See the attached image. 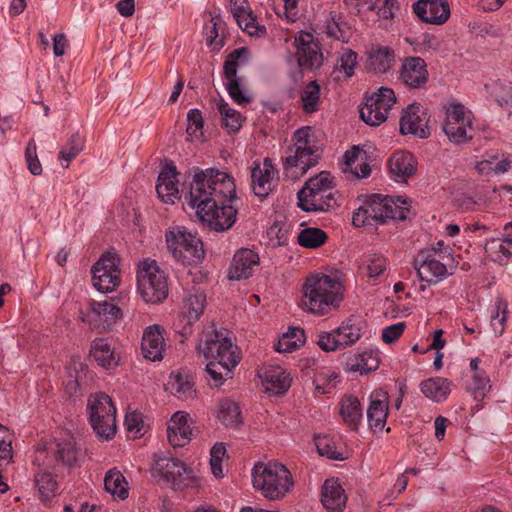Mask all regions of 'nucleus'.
I'll list each match as a JSON object with an SVG mask.
<instances>
[{
    "label": "nucleus",
    "mask_w": 512,
    "mask_h": 512,
    "mask_svg": "<svg viewBox=\"0 0 512 512\" xmlns=\"http://www.w3.org/2000/svg\"><path fill=\"white\" fill-rule=\"evenodd\" d=\"M418 162L408 151H395L388 159L387 166L390 178L398 183H406L417 172Z\"/></svg>",
    "instance_id": "obj_22"
},
{
    "label": "nucleus",
    "mask_w": 512,
    "mask_h": 512,
    "mask_svg": "<svg viewBox=\"0 0 512 512\" xmlns=\"http://www.w3.org/2000/svg\"><path fill=\"white\" fill-rule=\"evenodd\" d=\"M104 487L112 496L118 497L121 500L128 497V482L124 475L116 469H111L106 473L104 478Z\"/></svg>",
    "instance_id": "obj_41"
},
{
    "label": "nucleus",
    "mask_w": 512,
    "mask_h": 512,
    "mask_svg": "<svg viewBox=\"0 0 512 512\" xmlns=\"http://www.w3.org/2000/svg\"><path fill=\"white\" fill-rule=\"evenodd\" d=\"M428 122L427 110L418 103L410 104L402 110L399 121L400 132L402 135H414L426 139L430 136Z\"/></svg>",
    "instance_id": "obj_18"
},
{
    "label": "nucleus",
    "mask_w": 512,
    "mask_h": 512,
    "mask_svg": "<svg viewBox=\"0 0 512 512\" xmlns=\"http://www.w3.org/2000/svg\"><path fill=\"white\" fill-rule=\"evenodd\" d=\"M413 11L421 21L434 25L444 24L450 16V7L446 0H418Z\"/></svg>",
    "instance_id": "obj_23"
},
{
    "label": "nucleus",
    "mask_w": 512,
    "mask_h": 512,
    "mask_svg": "<svg viewBox=\"0 0 512 512\" xmlns=\"http://www.w3.org/2000/svg\"><path fill=\"white\" fill-rule=\"evenodd\" d=\"M217 419L226 427H238L242 423L239 405L230 399L221 400L218 405Z\"/></svg>",
    "instance_id": "obj_39"
},
{
    "label": "nucleus",
    "mask_w": 512,
    "mask_h": 512,
    "mask_svg": "<svg viewBox=\"0 0 512 512\" xmlns=\"http://www.w3.org/2000/svg\"><path fill=\"white\" fill-rule=\"evenodd\" d=\"M356 65L357 54L349 48H344L337 59L334 73H342L346 78H350L354 74Z\"/></svg>",
    "instance_id": "obj_52"
},
{
    "label": "nucleus",
    "mask_w": 512,
    "mask_h": 512,
    "mask_svg": "<svg viewBox=\"0 0 512 512\" xmlns=\"http://www.w3.org/2000/svg\"><path fill=\"white\" fill-rule=\"evenodd\" d=\"M199 349L209 360L206 372L215 386H220L232 378L233 369L239 364L241 357L226 330H214L207 334L205 340L199 343Z\"/></svg>",
    "instance_id": "obj_2"
},
{
    "label": "nucleus",
    "mask_w": 512,
    "mask_h": 512,
    "mask_svg": "<svg viewBox=\"0 0 512 512\" xmlns=\"http://www.w3.org/2000/svg\"><path fill=\"white\" fill-rule=\"evenodd\" d=\"M35 484L43 501L50 500L58 490V483L50 472H38L35 475Z\"/></svg>",
    "instance_id": "obj_49"
},
{
    "label": "nucleus",
    "mask_w": 512,
    "mask_h": 512,
    "mask_svg": "<svg viewBox=\"0 0 512 512\" xmlns=\"http://www.w3.org/2000/svg\"><path fill=\"white\" fill-rule=\"evenodd\" d=\"M164 329L154 324L148 326L142 336L141 350L146 359L160 361L164 357L166 343L163 336Z\"/></svg>",
    "instance_id": "obj_26"
},
{
    "label": "nucleus",
    "mask_w": 512,
    "mask_h": 512,
    "mask_svg": "<svg viewBox=\"0 0 512 512\" xmlns=\"http://www.w3.org/2000/svg\"><path fill=\"white\" fill-rule=\"evenodd\" d=\"M189 414L178 411L168 422L167 438L173 447H184L192 439V428L188 423Z\"/></svg>",
    "instance_id": "obj_27"
},
{
    "label": "nucleus",
    "mask_w": 512,
    "mask_h": 512,
    "mask_svg": "<svg viewBox=\"0 0 512 512\" xmlns=\"http://www.w3.org/2000/svg\"><path fill=\"white\" fill-rule=\"evenodd\" d=\"M484 89L491 99L496 101L499 106L506 107L509 98L512 94V85L509 82L505 81H492L490 83L485 84Z\"/></svg>",
    "instance_id": "obj_46"
},
{
    "label": "nucleus",
    "mask_w": 512,
    "mask_h": 512,
    "mask_svg": "<svg viewBox=\"0 0 512 512\" xmlns=\"http://www.w3.org/2000/svg\"><path fill=\"white\" fill-rule=\"evenodd\" d=\"M217 109L221 115L223 125L229 130V132H237L242 126L241 114L231 108L227 102L220 99L217 102Z\"/></svg>",
    "instance_id": "obj_48"
},
{
    "label": "nucleus",
    "mask_w": 512,
    "mask_h": 512,
    "mask_svg": "<svg viewBox=\"0 0 512 512\" xmlns=\"http://www.w3.org/2000/svg\"><path fill=\"white\" fill-rule=\"evenodd\" d=\"M387 269V260L380 254L365 256L359 267L360 273L368 278H377Z\"/></svg>",
    "instance_id": "obj_44"
},
{
    "label": "nucleus",
    "mask_w": 512,
    "mask_h": 512,
    "mask_svg": "<svg viewBox=\"0 0 512 512\" xmlns=\"http://www.w3.org/2000/svg\"><path fill=\"white\" fill-rule=\"evenodd\" d=\"M429 80L427 64L421 57H405L398 70V81L408 89H421Z\"/></svg>",
    "instance_id": "obj_20"
},
{
    "label": "nucleus",
    "mask_w": 512,
    "mask_h": 512,
    "mask_svg": "<svg viewBox=\"0 0 512 512\" xmlns=\"http://www.w3.org/2000/svg\"><path fill=\"white\" fill-rule=\"evenodd\" d=\"M451 381L447 378L433 377L420 383V390L429 400L437 403L445 401L451 392Z\"/></svg>",
    "instance_id": "obj_32"
},
{
    "label": "nucleus",
    "mask_w": 512,
    "mask_h": 512,
    "mask_svg": "<svg viewBox=\"0 0 512 512\" xmlns=\"http://www.w3.org/2000/svg\"><path fill=\"white\" fill-rule=\"evenodd\" d=\"M315 445L318 453L321 456H326L327 458L334 460L344 459L342 453L337 450L333 440L328 436H318L315 439Z\"/></svg>",
    "instance_id": "obj_56"
},
{
    "label": "nucleus",
    "mask_w": 512,
    "mask_h": 512,
    "mask_svg": "<svg viewBox=\"0 0 512 512\" xmlns=\"http://www.w3.org/2000/svg\"><path fill=\"white\" fill-rule=\"evenodd\" d=\"M360 360L351 367L352 371H359L361 374H367L374 371L379 366L378 356L373 351H364L360 354Z\"/></svg>",
    "instance_id": "obj_57"
},
{
    "label": "nucleus",
    "mask_w": 512,
    "mask_h": 512,
    "mask_svg": "<svg viewBox=\"0 0 512 512\" xmlns=\"http://www.w3.org/2000/svg\"><path fill=\"white\" fill-rule=\"evenodd\" d=\"M177 171L175 166L165 167L158 176L156 192L165 203L172 204L179 199Z\"/></svg>",
    "instance_id": "obj_29"
},
{
    "label": "nucleus",
    "mask_w": 512,
    "mask_h": 512,
    "mask_svg": "<svg viewBox=\"0 0 512 512\" xmlns=\"http://www.w3.org/2000/svg\"><path fill=\"white\" fill-rule=\"evenodd\" d=\"M123 316L122 310L112 301H91L82 320L92 329L107 330Z\"/></svg>",
    "instance_id": "obj_19"
},
{
    "label": "nucleus",
    "mask_w": 512,
    "mask_h": 512,
    "mask_svg": "<svg viewBox=\"0 0 512 512\" xmlns=\"http://www.w3.org/2000/svg\"><path fill=\"white\" fill-rule=\"evenodd\" d=\"M137 289L147 303H159L168 296V283L165 273L156 261L144 260L138 266Z\"/></svg>",
    "instance_id": "obj_10"
},
{
    "label": "nucleus",
    "mask_w": 512,
    "mask_h": 512,
    "mask_svg": "<svg viewBox=\"0 0 512 512\" xmlns=\"http://www.w3.org/2000/svg\"><path fill=\"white\" fill-rule=\"evenodd\" d=\"M195 321H190L188 317L179 315L177 320L174 322L173 327L175 332L180 334L183 338L188 337L192 334V324Z\"/></svg>",
    "instance_id": "obj_64"
},
{
    "label": "nucleus",
    "mask_w": 512,
    "mask_h": 512,
    "mask_svg": "<svg viewBox=\"0 0 512 512\" xmlns=\"http://www.w3.org/2000/svg\"><path fill=\"white\" fill-rule=\"evenodd\" d=\"M265 392L270 395H282L291 385L289 375L281 367H268L261 375Z\"/></svg>",
    "instance_id": "obj_31"
},
{
    "label": "nucleus",
    "mask_w": 512,
    "mask_h": 512,
    "mask_svg": "<svg viewBox=\"0 0 512 512\" xmlns=\"http://www.w3.org/2000/svg\"><path fill=\"white\" fill-rule=\"evenodd\" d=\"M165 389L181 400L192 398L195 393L193 384L181 373H172L165 384Z\"/></svg>",
    "instance_id": "obj_40"
},
{
    "label": "nucleus",
    "mask_w": 512,
    "mask_h": 512,
    "mask_svg": "<svg viewBox=\"0 0 512 512\" xmlns=\"http://www.w3.org/2000/svg\"><path fill=\"white\" fill-rule=\"evenodd\" d=\"M198 219L215 231L230 229L236 221L237 211L231 205L216 204L215 207H201L195 213Z\"/></svg>",
    "instance_id": "obj_21"
},
{
    "label": "nucleus",
    "mask_w": 512,
    "mask_h": 512,
    "mask_svg": "<svg viewBox=\"0 0 512 512\" xmlns=\"http://www.w3.org/2000/svg\"><path fill=\"white\" fill-rule=\"evenodd\" d=\"M366 152L361 150L358 146H353L350 150H347L344 154L346 169L351 171L355 169L356 164L360 160H365Z\"/></svg>",
    "instance_id": "obj_62"
},
{
    "label": "nucleus",
    "mask_w": 512,
    "mask_h": 512,
    "mask_svg": "<svg viewBox=\"0 0 512 512\" xmlns=\"http://www.w3.org/2000/svg\"><path fill=\"white\" fill-rule=\"evenodd\" d=\"M276 175L277 171L269 158H265L262 164L256 165L251 173L254 194L261 199L266 198L276 184Z\"/></svg>",
    "instance_id": "obj_25"
},
{
    "label": "nucleus",
    "mask_w": 512,
    "mask_h": 512,
    "mask_svg": "<svg viewBox=\"0 0 512 512\" xmlns=\"http://www.w3.org/2000/svg\"><path fill=\"white\" fill-rule=\"evenodd\" d=\"M11 435L6 427L0 424V460L12 457Z\"/></svg>",
    "instance_id": "obj_60"
},
{
    "label": "nucleus",
    "mask_w": 512,
    "mask_h": 512,
    "mask_svg": "<svg viewBox=\"0 0 512 512\" xmlns=\"http://www.w3.org/2000/svg\"><path fill=\"white\" fill-rule=\"evenodd\" d=\"M485 252L493 261L506 264L512 256V239L492 238L486 242Z\"/></svg>",
    "instance_id": "obj_37"
},
{
    "label": "nucleus",
    "mask_w": 512,
    "mask_h": 512,
    "mask_svg": "<svg viewBox=\"0 0 512 512\" xmlns=\"http://www.w3.org/2000/svg\"><path fill=\"white\" fill-rule=\"evenodd\" d=\"M166 244L173 258L182 264H197L205 256L203 243L185 227H173L166 232Z\"/></svg>",
    "instance_id": "obj_9"
},
{
    "label": "nucleus",
    "mask_w": 512,
    "mask_h": 512,
    "mask_svg": "<svg viewBox=\"0 0 512 512\" xmlns=\"http://www.w3.org/2000/svg\"><path fill=\"white\" fill-rule=\"evenodd\" d=\"M293 145L282 159L284 174L297 180L318 163L319 155L313 141L312 129L304 126L297 129L292 136Z\"/></svg>",
    "instance_id": "obj_6"
},
{
    "label": "nucleus",
    "mask_w": 512,
    "mask_h": 512,
    "mask_svg": "<svg viewBox=\"0 0 512 512\" xmlns=\"http://www.w3.org/2000/svg\"><path fill=\"white\" fill-rule=\"evenodd\" d=\"M25 158L29 171L33 175H40L42 173V166L36 153V143L34 140L29 141L25 150Z\"/></svg>",
    "instance_id": "obj_58"
},
{
    "label": "nucleus",
    "mask_w": 512,
    "mask_h": 512,
    "mask_svg": "<svg viewBox=\"0 0 512 512\" xmlns=\"http://www.w3.org/2000/svg\"><path fill=\"white\" fill-rule=\"evenodd\" d=\"M405 199L379 194L369 195L354 212L352 223L355 227L385 224L388 220H403L409 209Z\"/></svg>",
    "instance_id": "obj_4"
},
{
    "label": "nucleus",
    "mask_w": 512,
    "mask_h": 512,
    "mask_svg": "<svg viewBox=\"0 0 512 512\" xmlns=\"http://www.w3.org/2000/svg\"><path fill=\"white\" fill-rule=\"evenodd\" d=\"M445 119L442 130L450 142L461 145L472 140L471 113L459 102L444 105Z\"/></svg>",
    "instance_id": "obj_13"
},
{
    "label": "nucleus",
    "mask_w": 512,
    "mask_h": 512,
    "mask_svg": "<svg viewBox=\"0 0 512 512\" xmlns=\"http://www.w3.org/2000/svg\"><path fill=\"white\" fill-rule=\"evenodd\" d=\"M247 54V48H238L230 53L224 62L225 87L231 99L238 105H244L251 101V97L241 88L237 77V69L241 65V58Z\"/></svg>",
    "instance_id": "obj_17"
},
{
    "label": "nucleus",
    "mask_w": 512,
    "mask_h": 512,
    "mask_svg": "<svg viewBox=\"0 0 512 512\" xmlns=\"http://www.w3.org/2000/svg\"><path fill=\"white\" fill-rule=\"evenodd\" d=\"M203 117L199 109H191L187 114L186 132L190 141L199 139L203 134Z\"/></svg>",
    "instance_id": "obj_54"
},
{
    "label": "nucleus",
    "mask_w": 512,
    "mask_h": 512,
    "mask_svg": "<svg viewBox=\"0 0 512 512\" xmlns=\"http://www.w3.org/2000/svg\"><path fill=\"white\" fill-rule=\"evenodd\" d=\"M490 388V380L485 372L474 373L469 391L475 400H483Z\"/></svg>",
    "instance_id": "obj_55"
},
{
    "label": "nucleus",
    "mask_w": 512,
    "mask_h": 512,
    "mask_svg": "<svg viewBox=\"0 0 512 512\" xmlns=\"http://www.w3.org/2000/svg\"><path fill=\"white\" fill-rule=\"evenodd\" d=\"M235 19L239 27L251 36H260L265 33V27L257 24L256 18L254 17L251 9L246 10L240 15L237 14Z\"/></svg>",
    "instance_id": "obj_53"
},
{
    "label": "nucleus",
    "mask_w": 512,
    "mask_h": 512,
    "mask_svg": "<svg viewBox=\"0 0 512 512\" xmlns=\"http://www.w3.org/2000/svg\"><path fill=\"white\" fill-rule=\"evenodd\" d=\"M395 61L393 49L384 46L372 48L368 54L367 66L376 73H386Z\"/></svg>",
    "instance_id": "obj_35"
},
{
    "label": "nucleus",
    "mask_w": 512,
    "mask_h": 512,
    "mask_svg": "<svg viewBox=\"0 0 512 512\" xmlns=\"http://www.w3.org/2000/svg\"><path fill=\"white\" fill-rule=\"evenodd\" d=\"M389 395L383 389L374 390L369 397L367 419L374 432L383 431L388 417Z\"/></svg>",
    "instance_id": "obj_24"
},
{
    "label": "nucleus",
    "mask_w": 512,
    "mask_h": 512,
    "mask_svg": "<svg viewBox=\"0 0 512 512\" xmlns=\"http://www.w3.org/2000/svg\"><path fill=\"white\" fill-rule=\"evenodd\" d=\"M339 405V413L344 423L354 430L357 429L363 417V409L358 398L345 396Z\"/></svg>",
    "instance_id": "obj_36"
},
{
    "label": "nucleus",
    "mask_w": 512,
    "mask_h": 512,
    "mask_svg": "<svg viewBox=\"0 0 512 512\" xmlns=\"http://www.w3.org/2000/svg\"><path fill=\"white\" fill-rule=\"evenodd\" d=\"M252 485L270 501L283 499L294 487L291 472L279 462H258L251 471Z\"/></svg>",
    "instance_id": "obj_5"
},
{
    "label": "nucleus",
    "mask_w": 512,
    "mask_h": 512,
    "mask_svg": "<svg viewBox=\"0 0 512 512\" xmlns=\"http://www.w3.org/2000/svg\"><path fill=\"white\" fill-rule=\"evenodd\" d=\"M93 285L102 292L108 293L120 284L119 259L114 253H106L91 268Z\"/></svg>",
    "instance_id": "obj_15"
},
{
    "label": "nucleus",
    "mask_w": 512,
    "mask_h": 512,
    "mask_svg": "<svg viewBox=\"0 0 512 512\" xmlns=\"http://www.w3.org/2000/svg\"><path fill=\"white\" fill-rule=\"evenodd\" d=\"M396 103V96L391 88L381 87L366 98L360 108V117L368 125L378 126L387 118Z\"/></svg>",
    "instance_id": "obj_14"
},
{
    "label": "nucleus",
    "mask_w": 512,
    "mask_h": 512,
    "mask_svg": "<svg viewBox=\"0 0 512 512\" xmlns=\"http://www.w3.org/2000/svg\"><path fill=\"white\" fill-rule=\"evenodd\" d=\"M125 426L127 430L131 433H134L135 436L140 434L143 427V420L141 415L137 412L128 413L125 417Z\"/></svg>",
    "instance_id": "obj_63"
},
{
    "label": "nucleus",
    "mask_w": 512,
    "mask_h": 512,
    "mask_svg": "<svg viewBox=\"0 0 512 512\" xmlns=\"http://www.w3.org/2000/svg\"><path fill=\"white\" fill-rule=\"evenodd\" d=\"M405 327V322H398L385 327L382 330V340L387 344L395 342L403 334Z\"/></svg>",
    "instance_id": "obj_61"
},
{
    "label": "nucleus",
    "mask_w": 512,
    "mask_h": 512,
    "mask_svg": "<svg viewBox=\"0 0 512 512\" xmlns=\"http://www.w3.org/2000/svg\"><path fill=\"white\" fill-rule=\"evenodd\" d=\"M206 296L202 292L188 295L184 299L181 315L188 317L190 321H198L205 309Z\"/></svg>",
    "instance_id": "obj_45"
},
{
    "label": "nucleus",
    "mask_w": 512,
    "mask_h": 512,
    "mask_svg": "<svg viewBox=\"0 0 512 512\" xmlns=\"http://www.w3.org/2000/svg\"><path fill=\"white\" fill-rule=\"evenodd\" d=\"M304 344V330L301 328H290L278 340L275 349L280 353H290Z\"/></svg>",
    "instance_id": "obj_43"
},
{
    "label": "nucleus",
    "mask_w": 512,
    "mask_h": 512,
    "mask_svg": "<svg viewBox=\"0 0 512 512\" xmlns=\"http://www.w3.org/2000/svg\"><path fill=\"white\" fill-rule=\"evenodd\" d=\"M343 296L344 287L336 277L315 273L302 285L300 306L306 312L323 316L339 308Z\"/></svg>",
    "instance_id": "obj_3"
},
{
    "label": "nucleus",
    "mask_w": 512,
    "mask_h": 512,
    "mask_svg": "<svg viewBox=\"0 0 512 512\" xmlns=\"http://www.w3.org/2000/svg\"><path fill=\"white\" fill-rule=\"evenodd\" d=\"M450 249L438 251L431 248L421 251L415 259V268L421 281L430 285L444 280L449 272V263L452 262Z\"/></svg>",
    "instance_id": "obj_11"
},
{
    "label": "nucleus",
    "mask_w": 512,
    "mask_h": 512,
    "mask_svg": "<svg viewBox=\"0 0 512 512\" xmlns=\"http://www.w3.org/2000/svg\"><path fill=\"white\" fill-rule=\"evenodd\" d=\"M297 63L301 68L317 70L323 65V53L314 34L300 31L295 36Z\"/></svg>",
    "instance_id": "obj_16"
},
{
    "label": "nucleus",
    "mask_w": 512,
    "mask_h": 512,
    "mask_svg": "<svg viewBox=\"0 0 512 512\" xmlns=\"http://www.w3.org/2000/svg\"><path fill=\"white\" fill-rule=\"evenodd\" d=\"M235 196L236 186L230 174L213 168H197L185 199L196 213L201 207H215L216 204H223Z\"/></svg>",
    "instance_id": "obj_1"
},
{
    "label": "nucleus",
    "mask_w": 512,
    "mask_h": 512,
    "mask_svg": "<svg viewBox=\"0 0 512 512\" xmlns=\"http://www.w3.org/2000/svg\"><path fill=\"white\" fill-rule=\"evenodd\" d=\"M327 238L328 236L326 232L316 227L304 228L297 236L299 245L310 249L322 246L326 242Z\"/></svg>",
    "instance_id": "obj_47"
},
{
    "label": "nucleus",
    "mask_w": 512,
    "mask_h": 512,
    "mask_svg": "<svg viewBox=\"0 0 512 512\" xmlns=\"http://www.w3.org/2000/svg\"><path fill=\"white\" fill-rule=\"evenodd\" d=\"M340 348H346L355 344L362 335L360 323H354L348 319L335 329Z\"/></svg>",
    "instance_id": "obj_42"
},
{
    "label": "nucleus",
    "mask_w": 512,
    "mask_h": 512,
    "mask_svg": "<svg viewBox=\"0 0 512 512\" xmlns=\"http://www.w3.org/2000/svg\"><path fill=\"white\" fill-rule=\"evenodd\" d=\"M89 420L94 432L102 439L109 440L116 434V408L112 399L104 393L91 396L88 400Z\"/></svg>",
    "instance_id": "obj_12"
},
{
    "label": "nucleus",
    "mask_w": 512,
    "mask_h": 512,
    "mask_svg": "<svg viewBox=\"0 0 512 512\" xmlns=\"http://www.w3.org/2000/svg\"><path fill=\"white\" fill-rule=\"evenodd\" d=\"M317 345L326 352L336 351L340 348L335 330L331 332H320L317 335Z\"/></svg>",
    "instance_id": "obj_59"
},
{
    "label": "nucleus",
    "mask_w": 512,
    "mask_h": 512,
    "mask_svg": "<svg viewBox=\"0 0 512 512\" xmlns=\"http://www.w3.org/2000/svg\"><path fill=\"white\" fill-rule=\"evenodd\" d=\"M94 360L105 369L115 368L119 363V357L108 340L99 338L93 341L90 350Z\"/></svg>",
    "instance_id": "obj_33"
},
{
    "label": "nucleus",
    "mask_w": 512,
    "mask_h": 512,
    "mask_svg": "<svg viewBox=\"0 0 512 512\" xmlns=\"http://www.w3.org/2000/svg\"><path fill=\"white\" fill-rule=\"evenodd\" d=\"M302 109L307 114L316 113L321 104V87L316 80L308 82L300 92Z\"/></svg>",
    "instance_id": "obj_38"
},
{
    "label": "nucleus",
    "mask_w": 512,
    "mask_h": 512,
    "mask_svg": "<svg viewBox=\"0 0 512 512\" xmlns=\"http://www.w3.org/2000/svg\"><path fill=\"white\" fill-rule=\"evenodd\" d=\"M83 147L84 141L79 133L72 134L59 152V160L66 162L64 165L65 168H67L69 163L83 150Z\"/></svg>",
    "instance_id": "obj_51"
},
{
    "label": "nucleus",
    "mask_w": 512,
    "mask_h": 512,
    "mask_svg": "<svg viewBox=\"0 0 512 512\" xmlns=\"http://www.w3.org/2000/svg\"><path fill=\"white\" fill-rule=\"evenodd\" d=\"M153 471L177 491L197 492L200 488V477L195 470L182 460L164 455L154 456Z\"/></svg>",
    "instance_id": "obj_8"
},
{
    "label": "nucleus",
    "mask_w": 512,
    "mask_h": 512,
    "mask_svg": "<svg viewBox=\"0 0 512 512\" xmlns=\"http://www.w3.org/2000/svg\"><path fill=\"white\" fill-rule=\"evenodd\" d=\"M322 504L328 512H343L347 495L336 479H327L322 487Z\"/></svg>",
    "instance_id": "obj_30"
},
{
    "label": "nucleus",
    "mask_w": 512,
    "mask_h": 512,
    "mask_svg": "<svg viewBox=\"0 0 512 512\" xmlns=\"http://www.w3.org/2000/svg\"><path fill=\"white\" fill-rule=\"evenodd\" d=\"M507 318L508 304L503 298L498 297L491 313V326L496 336H501L504 333Z\"/></svg>",
    "instance_id": "obj_50"
},
{
    "label": "nucleus",
    "mask_w": 512,
    "mask_h": 512,
    "mask_svg": "<svg viewBox=\"0 0 512 512\" xmlns=\"http://www.w3.org/2000/svg\"><path fill=\"white\" fill-rule=\"evenodd\" d=\"M298 206L307 212L328 211L337 205L330 173L321 172L306 181L297 193Z\"/></svg>",
    "instance_id": "obj_7"
},
{
    "label": "nucleus",
    "mask_w": 512,
    "mask_h": 512,
    "mask_svg": "<svg viewBox=\"0 0 512 512\" xmlns=\"http://www.w3.org/2000/svg\"><path fill=\"white\" fill-rule=\"evenodd\" d=\"M259 264V256L251 249L238 250L229 268L228 278L230 280L247 279L253 273L255 266Z\"/></svg>",
    "instance_id": "obj_28"
},
{
    "label": "nucleus",
    "mask_w": 512,
    "mask_h": 512,
    "mask_svg": "<svg viewBox=\"0 0 512 512\" xmlns=\"http://www.w3.org/2000/svg\"><path fill=\"white\" fill-rule=\"evenodd\" d=\"M53 451L56 461L67 467L77 465L82 457L81 451L73 438L56 441Z\"/></svg>",
    "instance_id": "obj_34"
}]
</instances>
